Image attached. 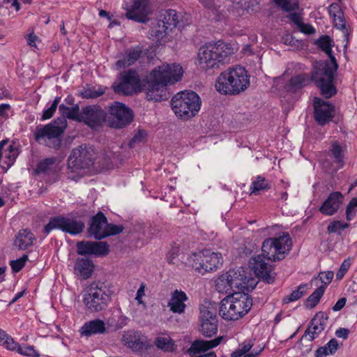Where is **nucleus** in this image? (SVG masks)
<instances>
[{
    "instance_id": "1",
    "label": "nucleus",
    "mask_w": 357,
    "mask_h": 357,
    "mask_svg": "<svg viewBox=\"0 0 357 357\" xmlns=\"http://www.w3.org/2000/svg\"><path fill=\"white\" fill-rule=\"evenodd\" d=\"M333 40L328 36H322L317 41V46L330 58V61L321 62L315 66L312 73V79L320 89L321 94L326 98H330L337 93L333 84L338 64L332 53Z\"/></svg>"
},
{
    "instance_id": "2",
    "label": "nucleus",
    "mask_w": 357,
    "mask_h": 357,
    "mask_svg": "<svg viewBox=\"0 0 357 357\" xmlns=\"http://www.w3.org/2000/svg\"><path fill=\"white\" fill-rule=\"evenodd\" d=\"M183 68L176 63H163L155 67L149 75L146 87V99L159 102L169 98L167 86L179 81Z\"/></svg>"
},
{
    "instance_id": "3",
    "label": "nucleus",
    "mask_w": 357,
    "mask_h": 357,
    "mask_svg": "<svg viewBox=\"0 0 357 357\" xmlns=\"http://www.w3.org/2000/svg\"><path fill=\"white\" fill-rule=\"evenodd\" d=\"M250 85V76L241 66L229 68L222 72L215 82L216 90L222 95L236 96L243 92Z\"/></svg>"
},
{
    "instance_id": "4",
    "label": "nucleus",
    "mask_w": 357,
    "mask_h": 357,
    "mask_svg": "<svg viewBox=\"0 0 357 357\" xmlns=\"http://www.w3.org/2000/svg\"><path fill=\"white\" fill-rule=\"evenodd\" d=\"M252 306V297L244 292H234L220 302L219 314L227 321H236L244 317Z\"/></svg>"
},
{
    "instance_id": "5",
    "label": "nucleus",
    "mask_w": 357,
    "mask_h": 357,
    "mask_svg": "<svg viewBox=\"0 0 357 357\" xmlns=\"http://www.w3.org/2000/svg\"><path fill=\"white\" fill-rule=\"evenodd\" d=\"M233 54V49L229 44L221 41L215 43H208L199 48L198 58L201 67L207 70L218 68L219 63L229 60Z\"/></svg>"
},
{
    "instance_id": "6",
    "label": "nucleus",
    "mask_w": 357,
    "mask_h": 357,
    "mask_svg": "<svg viewBox=\"0 0 357 357\" xmlns=\"http://www.w3.org/2000/svg\"><path fill=\"white\" fill-rule=\"evenodd\" d=\"M112 291L103 282H92L84 289L83 303L86 310L99 312L107 309L112 301Z\"/></svg>"
},
{
    "instance_id": "7",
    "label": "nucleus",
    "mask_w": 357,
    "mask_h": 357,
    "mask_svg": "<svg viewBox=\"0 0 357 357\" xmlns=\"http://www.w3.org/2000/svg\"><path fill=\"white\" fill-rule=\"evenodd\" d=\"M201 99L192 91H183L174 95L171 100L173 112L181 119L188 120L195 116L200 109Z\"/></svg>"
},
{
    "instance_id": "8",
    "label": "nucleus",
    "mask_w": 357,
    "mask_h": 357,
    "mask_svg": "<svg viewBox=\"0 0 357 357\" xmlns=\"http://www.w3.org/2000/svg\"><path fill=\"white\" fill-rule=\"evenodd\" d=\"M67 127V121L57 118L45 126H38L34 131L35 140L41 144L59 149L61 144V135Z\"/></svg>"
},
{
    "instance_id": "9",
    "label": "nucleus",
    "mask_w": 357,
    "mask_h": 357,
    "mask_svg": "<svg viewBox=\"0 0 357 357\" xmlns=\"http://www.w3.org/2000/svg\"><path fill=\"white\" fill-rule=\"evenodd\" d=\"M291 244L288 233H284L279 237L266 238L261 245V255L271 261H281L291 250Z\"/></svg>"
},
{
    "instance_id": "10",
    "label": "nucleus",
    "mask_w": 357,
    "mask_h": 357,
    "mask_svg": "<svg viewBox=\"0 0 357 357\" xmlns=\"http://www.w3.org/2000/svg\"><path fill=\"white\" fill-rule=\"evenodd\" d=\"M108 115L106 122L114 128H122L129 125L133 120V112L123 103L114 102L107 107Z\"/></svg>"
},
{
    "instance_id": "11",
    "label": "nucleus",
    "mask_w": 357,
    "mask_h": 357,
    "mask_svg": "<svg viewBox=\"0 0 357 357\" xmlns=\"http://www.w3.org/2000/svg\"><path fill=\"white\" fill-rule=\"evenodd\" d=\"M95 155V151L91 146L82 144L73 149L68 160V167L73 172L89 168L93 164Z\"/></svg>"
},
{
    "instance_id": "12",
    "label": "nucleus",
    "mask_w": 357,
    "mask_h": 357,
    "mask_svg": "<svg viewBox=\"0 0 357 357\" xmlns=\"http://www.w3.org/2000/svg\"><path fill=\"white\" fill-rule=\"evenodd\" d=\"M84 228V224L81 220L57 215L50 218L49 222L44 227L43 231L49 234L53 229H60L65 233L77 235L82 233Z\"/></svg>"
},
{
    "instance_id": "13",
    "label": "nucleus",
    "mask_w": 357,
    "mask_h": 357,
    "mask_svg": "<svg viewBox=\"0 0 357 357\" xmlns=\"http://www.w3.org/2000/svg\"><path fill=\"white\" fill-rule=\"evenodd\" d=\"M123 8L126 10L125 15L128 20L139 23L149 22V15L152 13V8L148 0H132L130 3H126Z\"/></svg>"
},
{
    "instance_id": "14",
    "label": "nucleus",
    "mask_w": 357,
    "mask_h": 357,
    "mask_svg": "<svg viewBox=\"0 0 357 357\" xmlns=\"http://www.w3.org/2000/svg\"><path fill=\"white\" fill-rule=\"evenodd\" d=\"M121 81L114 86L116 93L131 95L141 86V80L137 73L134 70L123 71L120 75Z\"/></svg>"
},
{
    "instance_id": "15",
    "label": "nucleus",
    "mask_w": 357,
    "mask_h": 357,
    "mask_svg": "<svg viewBox=\"0 0 357 357\" xmlns=\"http://www.w3.org/2000/svg\"><path fill=\"white\" fill-rule=\"evenodd\" d=\"M249 266L261 280L268 284L273 283L276 273L273 271V266L265 262L262 255L252 257Z\"/></svg>"
},
{
    "instance_id": "16",
    "label": "nucleus",
    "mask_w": 357,
    "mask_h": 357,
    "mask_svg": "<svg viewBox=\"0 0 357 357\" xmlns=\"http://www.w3.org/2000/svg\"><path fill=\"white\" fill-rule=\"evenodd\" d=\"M81 121L92 129H97L106 121V113L96 105H88L82 109Z\"/></svg>"
},
{
    "instance_id": "17",
    "label": "nucleus",
    "mask_w": 357,
    "mask_h": 357,
    "mask_svg": "<svg viewBox=\"0 0 357 357\" xmlns=\"http://www.w3.org/2000/svg\"><path fill=\"white\" fill-rule=\"evenodd\" d=\"M77 252L79 255L103 257L109 252V245L105 241H82L77 243Z\"/></svg>"
},
{
    "instance_id": "18",
    "label": "nucleus",
    "mask_w": 357,
    "mask_h": 357,
    "mask_svg": "<svg viewBox=\"0 0 357 357\" xmlns=\"http://www.w3.org/2000/svg\"><path fill=\"white\" fill-rule=\"evenodd\" d=\"M123 340L126 344L134 351H142L151 347L146 337L139 331H127L123 335Z\"/></svg>"
},
{
    "instance_id": "19",
    "label": "nucleus",
    "mask_w": 357,
    "mask_h": 357,
    "mask_svg": "<svg viewBox=\"0 0 357 357\" xmlns=\"http://www.w3.org/2000/svg\"><path fill=\"white\" fill-rule=\"evenodd\" d=\"M228 275L231 280V284L238 289H248L255 287L256 283L255 280L247 275L246 271L242 267L238 269H230L227 271Z\"/></svg>"
},
{
    "instance_id": "20",
    "label": "nucleus",
    "mask_w": 357,
    "mask_h": 357,
    "mask_svg": "<svg viewBox=\"0 0 357 357\" xmlns=\"http://www.w3.org/2000/svg\"><path fill=\"white\" fill-rule=\"evenodd\" d=\"M107 219L105 214L99 211L91 218L88 233L89 236H93L96 240L104 239L105 228Z\"/></svg>"
},
{
    "instance_id": "21",
    "label": "nucleus",
    "mask_w": 357,
    "mask_h": 357,
    "mask_svg": "<svg viewBox=\"0 0 357 357\" xmlns=\"http://www.w3.org/2000/svg\"><path fill=\"white\" fill-rule=\"evenodd\" d=\"M333 107L316 98L314 99V119L320 126H324L333 118Z\"/></svg>"
},
{
    "instance_id": "22",
    "label": "nucleus",
    "mask_w": 357,
    "mask_h": 357,
    "mask_svg": "<svg viewBox=\"0 0 357 357\" xmlns=\"http://www.w3.org/2000/svg\"><path fill=\"white\" fill-rule=\"evenodd\" d=\"M328 319V316L325 312L317 313L311 320L305 332V335H308L311 341L314 340L324 330Z\"/></svg>"
},
{
    "instance_id": "23",
    "label": "nucleus",
    "mask_w": 357,
    "mask_h": 357,
    "mask_svg": "<svg viewBox=\"0 0 357 357\" xmlns=\"http://www.w3.org/2000/svg\"><path fill=\"white\" fill-rule=\"evenodd\" d=\"M343 201V195L340 192H333L330 194L319 208V211L326 215H333L340 208Z\"/></svg>"
},
{
    "instance_id": "24",
    "label": "nucleus",
    "mask_w": 357,
    "mask_h": 357,
    "mask_svg": "<svg viewBox=\"0 0 357 357\" xmlns=\"http://www.w3.org/2000/svg\"><path fill=\"white\" fill-rule=\"evenodd\" d=\"M203 271L202 275L206 272L215 271L222 264V255L219 252H214L210 250L202 251Z\"/></svg>"
},
{
    "instance_id": "25",
    "label": "nucleus",
    "mask_w": 357,
    "mask_h": 357,
    "mask_svg": "<svg viewBox=\"0 0 357 357\" xmlns=\"http://www.w3.org/2000/svg\"><path fill=\"white\" fill-rule=\"evenodd\" d=\"M328 13L333 17L334 26L337 29L341 30L344 36L348 40L349 32L347 26L346 20L344 13L337 3H331L328 7Z\"/></svg>"
},
{
    "instance_id": "26",
    "label": "nucleus",
    "mask_w": 357,
    "mask_h": 357,
    "mask_svg": "<svg viewBox=\"0 0 357 357\" xmlns=\"http://www.w3.org/2000/svg\"><path fill=\"white\" fill-rule=\"evenodd\" d=\"M223 337L220 336L211 340H195L190 347L188 349L187 353L190 356H194L200 352H204L210 349H213L219 345L222 340Z\"/></svg>"
},
{
    "instance_id": "27",
    "label": "nucleus",
    "mask_w": 357,
    "mask_h": 357,
    "mask_svg": "<svg viewBox=\"0 0 357 357\" xmlns=\"http://www.w3.org/2000/svg\"><path fill=\"white\" fill-rule=\"evenodd\" d=\"M187 300L188 296L184 291L176 289L172 294L168 306L173 312L181 314L185 311L186 307L185 301Z\"/></svg>"
},
{
    "instance_id": "28",
    "label": "nucleus",
    "mask_w": 357,
    "mask_h": 357,
    "mask_svg": "<svg viewBox=\"0 0 357 357\" xmlns=\"http://www.w3.org/2000/svg\"><path fill=\"white\" fill-rule=\"evenodd\" d=\"M105 332L106 326L105 322L98 319L86 322L80 329L81 335L86 337L97 334H104Z\"/></svg>"
},
{
    "instance_id": "29",
    "label": "nucleus",
    "mask_w": 357,
    "mask_h": 357,
    "mask_svg": "<svg viewBox=\"0 0 357 357\" xmlns=\"http://www.w3.org/2000/svg\"><path fill=\"white\" fill-rule=\"evenodd\" d=\"M93 267L92 260L88 258H78L74 266L75 273L80 278L86 280L91 275Z\"/></svg>"
},
{
    "instance_id": "30",
    "label": "nucleus",
    "mask_w": 357,
    "mask_h": 357,
    "mask_svg": "<svg viewBox=\"0 0 357 357\" xmlns=\"http://www.w3.org/2000/svg\"><path fill=\"white\" fill-rule=\"evenodd\" d=\"M35 241L36 238L30 230L24 229L18 231L14 241V245L18 250H25L33 245Z\"/></svg>"
},
{
    "instance_id": "31",
    "label": "nucleus",
    "mask_w": 357,
    "mask_h": 357,
    "mask_svg": "<svg viewBox=\"0 0 357 357\" xmlns=\"http://www.w3.org/2000/svg\"><path fill=\"white\" fill-rule=\"evenodd\" d=\"M18 155L17 149L12 144H8V141L3 139L0 142V161L5 158L4 162L11 165Z\"/></svg>"
},
{
    "instance_id": "32",
    "label": "nucleus",
    "mask_w": 357,
    "mask_h": 357,
    "mask_svg": "<svg viewBox=\"0 0 357 357\" xmlns=\"http://www.w3.org/2000/svg\"><path fill=\"white\" fill-rule=\"evenodd\" d=\"M142 51L139 47L130 48L126 50L123 60H118L116 63L117 68H125L132 65L141 56Z\"/></svg>"
},
{
    "instance_id": "33",
    "label": "nucleus",
    "mask_w": 357,
    "mask_h": 357,
    "mask_svg": "<svg viewBox=\"0 0 357 357\" xmlns=\"http://www.w3.org/2000/svg\"><path fill=\"white\" fill-rule=\"evenodd\" d=\"M58 172L56 159L54 158H45L38 162L36 172L38 174L55 175Z\"/></svg>"
},
{
    "instance_id": "34",
    "label": "nucleus",
    "mask_w": 357,
    "mask_h": 357,
    "mask_svg": "<svg viewBox=\"0 0 357 357\" xmlns=\"http://www.w3.org/2000/svg\"><path fill=\"white\" fill-rule=\"evenodd\" d=\"M314 79L306 73L295 75L292 77L289 82L287 89L288 91L296 92L297 90L307 86L310 81Z\"/></svg>"
},
{
    "instance_id": "35",
    "label": "nucleus",
    "mask_w": 357,
    "mask_h": 357,
    "mask_svg": "<svg viewBox=\"0 0 357 357\" xmlns=\"http://www.w3.org/2000/svg\"><path fill=\"white\" fill-rule=\"evenodd\" d=\"M59 112L61 114L60 118H63L66 121V119H72L80 122L81 119V111H79V107L77 104L75 105L72 107H67L63 104H61L59 107Z\"/></svg>"
},
{
    "instance_id": "36",
    "label": "nucleus",
    "mask_w": 357,
    "mask_h": 357,
    "mask_svg": "<svg viewBox=\"0 0 357 357\" xmlns=\"http://www.w3.org/2000/svg\"><path fill=\"white\" fill-rule=\"evenodd\" d=\"M165 25H167L169 29L174 28L178 23V16L175 10L168 9L164 10L160 15L158 20Z\"/></svg>"
},
{
    "instance_id": "37",
    "label": "nucleus",
    "mask_w": 357,
    "mask_h": 357,
    "mask_svg": "<svg viewBox=\"0 0 357 357\" xmlns=\"http://www.w3.org/2000/svg\"><path fill=\"white\" fill-rule=\"evenodd\" d=\"M215 288L218 291L222 294H231L234 291V286L231 284L227 272L220 275L215 281Z\"/></svg>"
},
{
    "instance_id": "38",
    "label": "nucleus",
    "mask_w": 357,
    "mask_h": 357,
    "mask_svg": "<svg viewBox=\"0 0 357 357\" xmlns=\"http://www.w3.org/2000/svg\"><path fill=\"white\" fill-rule=\"evenodd\" d=\"M336 339H331L325 346L319 347L315 351V357H325L334 354L338 349Z\"/></svg>"
},
{
    "instance_id": "39",
    "label": "nucleus",
    "mask_w": 357,
    "mask_h": 357,
    "mask_svg": "<svg viewBox=\"0 0 357 357\" xmlns=\"http://www.w3.org/2000/svg\"><path fill=\"white\" fill-rule=\"evenodd\" d=\"M154 344L158 349L165 352H173L176 349L175 342L170 337H157Z\"/></svg>"
},
{
    "instance_id": "40",
    "label": "nucleus",
    "mask_w": 357,
    "mask_h": 357,
    "mask_svg": "<svg viewBox=\"0 0 357 357\" xmlns=\"http://www.w3.org/2000/svg\"><path fill=\"white\" fill-rule=\"evenodd\" d=\"M105 93V89L102 86L96 88L93 86H87L80 93L79 96L83 98H97Z\"/></svg>"
},
{
    "instance_id": "41",
    "label": "nucleus",
    "mask_w": 357,
    "mask_h": 357,
    "mask_svg": "<svg viewBox=\"0 0 357 357\" xmlns=\"http://www.w3.org/2000/svg\"><path fill=\"white\" fill-rule=\"evenodd\" d=\"M168 29L167 25H165L158 20L157 22L153 24L149 31V34L151 37H154L158 40L166 36Z\"/></svg>"
},
{
    "instance_id": "42",
    "label": "nucleus",
    "mask_w": 357,
    "mask_h": 357,
    "mask_svg": "<svg viewBox=\"0 0 357 357\" xmlns=\"http://www.w3.org/2000/svg\"><path fill=\"white\" fill-rule=\"evenodd\" d=\"M325 292L324 286H320L306 299L305 307L308 309L314 308L319 302Z\"/></svg>"
},
{
    "instance_id": "43",
    "label": "nucleus",
    "mask_w": 357,
    "mask_h": 357,
    "mask_svg": "<svg viewBox=\"0 0 357 357\" xmlns=\"http://www.w3.org/2000/svg\"><path fill=\"white\" fill-rule=\"evenodd\" d=\"M275 5L284 12L291 13L299 8L298 0H273Z\"/></svg>"
},
{
    "instance_id": "44",
    "label": "nucleus",
    "mask_w": 357,
    "mask_h": 357,
    "mask_svg": "<svg viewBox=\"0 0 357 357\" xmlns=\"http://www.w3.org/2000/svg\"><path fill=\"white\" fill-rule=\"evenodd\" d=\"M187 264L195 271L202 274L203 259L202 251L192 254L187 259Z\"/></svg>"
},
{
    "instance_id": "45",
    "label": "nucleus",
    "mask_w": 357,
    "mask_h": 357,
    "mask_svg": "<svg viewBox=\"0 0 357 357\" xmlns=\"http://www.w3.org/2000/svg\"><path fill=\"white\" fill-rule=\"evenodd\" d=\"M307 288V284H302L298 288L294 290L289 295L285 296L282 299L284 304H288L291 302L296 301L301 298L306 294L305 289Z\"/></svg>"
},
{
    "instance_id": "46",
    "label": "nucleus",
    "mask_w": 357,
    "mask_h": 357,
    "mask_svg": "<svg viewBox=\"0 0 357 357\" xmlns=\"http://www.w3.org/2000/svg\"><path fill=\"white\" fill-rule=\"evenodd\" d=\"M271 188V184L265 178L258 176L255 181L252 183V192L255 195H259L261 190H268Z\"/></svg>"
},
{
    "instance_id": "47",
    "label": "nucleus",
    "mask_w": 357,
    "mask_h": 357,
    "mask_svg": "<svg viewBox=\"0 0 357 357\" xmlns=\"http://www.w3.org/2000/svg\"><path fill=\"white\" fill-rule=\"evenodd\" d=\"M200 319L202 323L217 322L215 310L213 307H202L200 308Z\"/></svg>"
},
{
    "instance_id": "48",
    "label": "nucleus",
    "mask_w": 357,
    "mask_h": 357,
    "mask_svg": "<svg viewBox=\"0 0 357 357\" xmlns=\"http://www.w3.org/2000/svg\"><path fill=\"white\" fill-rule=\"evenodd\" d=\"M201 331L207 337H211L218 331L217 322H204L201 324Z\"/></svg>"
},
{
    "instance_id": "49",
    "label": "nucleus",
    "mask_w": 357,
    "mask_h": 357,
    "mask_svg": "<svg viewBox=\"0 0 357 357\" xmlns=\"http://www.w3.org/2000/svg\"><path fill=\"white\" fill-rule=\"evenodd\" d=\"M331 155L335 158V161L340 164V167H342L343 165V154L341 146L339 145L337 142H333L331 144V146L329 149Z\"/></svg>"
},
{
    "instance_id": "50",
    "label": "nucleus",
    "mask_w": 357,
    "mask_h": 357,
    "mask_svg": "<svg viewBox=\"0 0 357 357\" xmlns=\"http://www.w3.org/2000/svg\"><path fill=\"white\" fill-rule=\"evenodd\" d=\"M123 226L121 225H117L107 222L106 225V228H105L104 238L110 236L119 234L121 233L123 231Z\"/></svg>"
},
{
    "instance_id": "51",
    "label": "nucleus",
    "mask_w": 357,
    "mask_h": 357,
    "mask_svg": "<svg viewBox=\"0 0 357 357\" xmlns=\"http://www.w3.org/2000/svg\"><path fill=\"white\" fill-rule=\"evenodd\" d=\"M357 208V197L352 198L346 208V219L351 221L354 219L356 214Z\"/></svg>"
},
{
    "instance_id": "52",
    "label": "nucleus",
    "mask_w": 357,
    "mask_h": 357,
    "mask_svg": "<svg viewBox=\"0 0 357 357\" xmlns=\"http://www.w3.org/2000/svg\"><path fill=\"white\" fill-rule=\"evenodd\" d=\"M28 255H24L21 258L10 261V266L14 273L20 272L25 266L28 260Z\"/></svg>"
},
{
    "instance_id": "53",
    "label": "nucleus",
    "mask_w": 357,
    "mask_h": 357,
    "mask_svg": "<svg viewBox=\"0 0 357 357\" xmlns=\"http://www.w3.org/2000/svg\"><path fill=\"white\" fill-rule=\"evenodd\" d=\"M60 100L61 98L56 97L52 102L51 106L43 111L41 116L42 120L49 119L54 115Z\"/></svg>"
},
{
    "instance_id": "54",
    "label": "nucleus",
    "mask_w": 357,
    "mask_h": 357,
    "mask_svg": "<svg viewBox=\"0 0 357 357\" xmlns=\"http://www.w3.org/2000/svg\"><path fill=\"white\" fill-rule=\"evenodd\" d=\"M202 5L208 9L214 15L213 19L218 20V10L214 4L213 0H199Z\"/></svg>"
},
{
    "instance_id": "55",
    "label": "nucleus",
    "mask_w": 357,
    "mask_h": 357,
    "mask_svg": "<svg viewBox=\"0 0 357 357\" xmlns=\"http://www.w3.org/2000/svg\"><path fill=\"white\" fill-rule=\"evenodd\" d=\"M17 351L19 354L24 355V356H31V357L39 356L38 352L34 349L33 347H32V346H28V345L20 346L19 344Z\"/></svg>"
},
{
    "instance_id": "56",
    "label": "nucleus",
    "mask_w": 357,
    "mask_h": 357,
    "mask_svg": "<svg viewBox=\"0 0 357 357\" xmlns=\"http://www.w3.org/2000/svg\"><path fill=\"white\" fill-rule=\"evenodd\" d=\"M348 227L349 225L347 223H342L338 220L333 221L328 225L327 231L329 234L335 233L338 229H344Z\"/></svg>"
},
{
    "instance_id": "57",
    "label": "nucleus",
    "mask_w": 357,
    "mask_h": 357,
    "mask_svg": "<svg viewBox=\"0 0 357 357\" xmlns=\"http://www.w3.org/2000/svg\"><path fill=\"white\" fill-rule=\"evenodd\" d=\"M333 271H327V272H321L319 274V278L321 282L323 283L321 286H324L326 289V287L331 282L333 278Z\"/></svg>"
},
{
    "instance_id": "58",
    "label": "nucleus",
    "mask_w": 357,
    "mask_h": 357,
    "mask_svg": "<svg viewBox=\"0 0 357 357\" xmlns=\"http://www.w3.org/2000/svg\"><path fill=\"white\" fill-rule=\"evenodd\" d=\"M1 345L8 350L14 351L17 349L19 344L15 342L11 336L8 335Z\"/></svg>"
},
{
    "instance_id": "59",
    "label": "nucleus",
    "mask_w": 357,
    "mask_h": 357,
    "mask_svg": "<svg viewBox=\"0 0 357 357\" xmlns=\"http://www.w3.org/2000/svg\"><path fill=\"white\" fill-rule=\"evenodd\" d=\"M351 266V263L349 259H345L341 264L340 268L339 271H337L336 274V278L337 279H342L345 273L349 270V267Z\"/></svg>"
},
{
    "instance_id": "60",
    "label": "nucleus",
    "mask_w": 357,
    "mask_h": 357,
    "mask_svg": "<svg viewBox=\"0 0 357 357\" xmlns=\"http://www.w3.org/2000/svg\"><path fill=\"white\" fill-rule=\"evenodd\" d=\"M293 12L294 13H291L289 15H288L287 17L295 24H296L297 26H299L303 23L302 17L299 13L295 11Z\"/></svg>"
},
{
    "instance_id": "61",
    "label": "nucleus",
    "mask_w": 357,
    "mask_h": 357,
    "mask_svg": "<svg viewBox=\"0 0 357 357\" xmlns=\"http://www.w3.org/2000/svg\"><path fill=\"white\" fill-rule=\"evenodd\" d=\"M300 31L305 34H312L315 33V29L309 24H304L303 22L298 26Z\"/></svg>"
},
{
    "instance_id": "62",
    "label": "nucleus",
    "mask_w": 357,
    "mask_h": 357,
    "mask_svg": "<svg viewBox=\"0 0 357 357\" xmlns=\"http://www.w3.org/2000/svg\"><path fill=\"white\" fill-rule=\"evenodd\" d=\"M178 248L177 247L172 248L167 255V259L170 264H174V259L178 255Z\"/></svg>"
},
{
    "instance_id": "63",
    "label": "nucleus",
    "mask_w": 357,
    "mask_h": 357,
    "mask_svg": "<svg viewBox=\"0 0 357 357\" xmlns=\"http://www.w3.org/2000/svg\"><path fill=\"white\" fill-rule=\"evenodd\" d=\"M346 302H347V298H340L336 302V303L333 305V311H340V310H341L344 307V306L345 305Z\"/></svg>"
},
{
    "instance_id": "64",
    "label": "nucleus",
    "mask_w": 357,
    "mask_h": 357,
    "mask_svg": "<svg viewBox=\"0 0 357 357\" xmlns=\"http://www.w3.org/2000/svg\"><path fill=\"white\" fill-rule=\"evenodd\" d=\"M349 333V330L344 328H340L335 331V335L337 337H342L343 339H347L348 337Z\"/></svg>"
}]
</instances>
